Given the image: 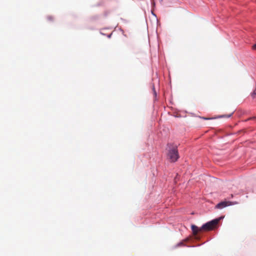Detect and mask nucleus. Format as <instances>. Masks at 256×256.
I'll use <instances>...</instances> for the list:
<instances>
[{
	"instance_id": "obj_1",
	"label": "nucleus",
	"mask_w": 256,
	"mask_h": 256,
	"mask_svg": "<svg viewBox=\"0 0 256 256\" xmlns=\"http://www.w3.org/2000/svg\"><path fill=\"white\" fill-rule=\"evenodd\" d=\"M220 220V218L213 220L203 224L200 228L194 224L192 225L191 228L193 234L196 236L200 232L214 230L218 227Z\"/></svg>"
},
{
	"instance_id": "obj_2",
	"label": "nucleus",
	"mask_w": 256,
	"mask_h": 256,
	"mask_svg": "<svg viewBox=\"0 0 256 256\" xmlns=\"http://www.w3.org/2000/svg\"><path fill=\"white\" fill-rule=\"evenodd\" d=\"M168 157L172 162H175L178 160L179 156L176 146H173L169 150Z\"/></svg>"
},
{
	"instance_id": "obj_3",
	"label": "nucleus",
	"mask_w": 256,
	"mask_h": 256,
	"mask_svg": "<svg viewBox=\"0 0 256 256\" xmlns=\"http://www.w3.org/2000/svg\"><path fill=\"white\" fill-rule=\"evenodd\" d=\"M237 204V202H231L229 201L222 202L216 205V208L221 209L227 206L234 205Z\"/></svg>"
},
{
	"instance_id": "obj_4",
	"label": "nucleus",
	"mask_w": 256,
	"mask_h": 256,
	"mask_svg": "<svg viewBox=\"0 0 256 256\" xmlns=\"http://www.w3.org/2000/svg\"><path fill=\"white\" fill-rule=\"evenodd\" d=\"M232 114H233V112L229 114L220 115V116H218V118H230L232 115Z\"/></svg>"
},
{
	"instance_id": "obj_5",
	"label": "nucleus",
	"mask_w": 256,
	"mask_h": 256,
	"mask_svg": "<svg viewBox=\"0 0 256 256\" xmlns=\"http://www.w3.org/2000/svg\"><path fill=\"white\" fill-rule=\"evenodd\" d=\"M256 120V116H253V117L250 118L247 120Z\"/></svg>"
},
{
	"instance_id": "obj_6",
	"label": "nucleus",
	"mask_w": 256,
	"mask_h": 256,
	"mask_svg": "<svg viewBox=\"0 0 256 256\" xmlns=\"http://www.w3.org/2000/svg\"><path fill=\"white\" fill-rule=\"evenodd\" d=\"M184 246V242H180L178 243L177 244V246Z\"/></svg>"
},
{
	"instance_id": "obj_7",
	"label": "nucleus",
	"mask_w": 256,
	"mask_h": 256,
	"mask_svg": "<svg viewBox=\"0 0 256 256\" xmlns=\"http://www.w3.org/2000/svg\"><path fill=\"white\" fill-rule=\"evenodd\" d=\"M252 48L256 50V44L252 46Z\"/></svg>"
},
{
	"instance_id": "obj_8",
	"label": "nucleus",
	"mask_w": 256,
	"mask_h": 256,
	"mask_svg": "<svg viewBox=\"0 0 256 256\" xmlns=\"http://www.w3.org/2000/svg\"><path fill=\"white\" fill-rule=\"evenodd\" d=\"M154 88V94L156 96V90H154V88Z\"/></svg>"
},
{
	"instance_id": "obj_9",
	"label": "nucleus",
	"mask_w": 256,
	"mask_h": 256,
	"mask_svg": "<svg viewBox=\"0 0 256 256\" xmlns=\"http://www.w3.org/2000/svg\"><path fill=\"white\" fill-rule=\"evenodd\" d=\"M204 119L205 120H208V118H204Z\"/></svg>"
}]
</instances>
